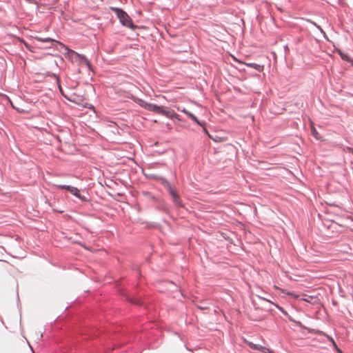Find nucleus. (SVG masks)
<instances>
[{"instance_id": "4468645a", "label": "nucleus", "mask_w": 353, "mask_h": 353, "mask_svg": "<svg viewBox=\"0 0 353 353\" xmlns=\"http://www.w3.org/2000/svg\"><path fill=\"white\" fill-rule=\"evenodd\" d=\"M341 58L343 59V60H346L349 62H352V60H351L347 55H345V54H341Z\"/></svg>"}, {"instance_id": "9b49d317", "label": "nucleus", "mask_w": 353, "mask_h": 353, "mask_svg": "<svg viewBox=\"0 0 353 353\" xmlns=\"http://www.w3.org/2000/svg\"><path fill=\"white\" fill-rule=\"evenodd\" d=\"M54 186L59 189H65L68 191L69 190V188H71V187H72L70 185H54Z\"/></svg>"}, {"instance_id": "39448f33", "label": "nucleus", "mask_w": 353, "mask_h": 353, "mask_svg": "<svg viewBox=\"0 0 353 353\" xmlns=\"http://www.w3.org/2000/svg\"><path fill=\"white\" fill-rule=\"evenodd\" d=\"M163 114L172 119H176L178 121H181L180 117L179 114L174 112L168 111V110H164L163 112Z\"/></svg>"}, {"instance_id": "9d476101", "label": "nucleus", "mask_w": 353, "mask_h": 353, "mask_svg": "<svg viewBox=\"0 0 353 353\" xmlns=\"http://www.w3.org/2000/svg\"><path fill=\"white\" fill-rule=\"evenodd\" d=\"M327 338L328 339V340L332 343L333 346L334 347V348L336 350L337 352L339 353H342V352L341 351L340 349L338 348L337 345H336L334 339L331 337V336H327Z\"/></svg>"}, {"instance_id": "423d86ee", "label": "nucleus", "mask_w": 353, "mask_h": 353, "mask_svg": "<svg viewBox=\"0 0 353 353\" xmlns=\"http://www.w3.org/2000/svg\"><path fill=\"white\" fill-rule=\"evenodd\" d=\"M250 347L254 350H261L262 352H263L265 353H271V351L269 349H267L260 345H256L252 343H250Z\"/></svg>"}, {"instance_id": "f8f14e48", "label": "nucleus", "mask_w": 353, "mask_h": 353, "mask_svg": "<svg viewBox=\"0 0 353 353\" xmlns=\"http://www.w3.org/2000/svg\"><path fill=\"white\" fill-rule=\"evenodd\" d=\"M54 186L59 189H65L68 191L69 190V188H71V187H72L70 185H54Z\"/></svg>"}, {"instance_id": "dca6fc26", "label": "nucleus", "mask_w": 353, "mask_h": 353, "mask_svg": "<svg viewBox=\"0 0 353 353\" xmlns=\"http://www.w3.org/2000/svg\"><path fill=\"white\" fill-rule=\"evenodd\" d=\"M351 63H352V65H353V60L352 61V62H351Z\"/></svg>"}, {"instance_id": "0eeeda50", "label": "nucleus", "mask_w": 353, "mask_h": 353, "mask_svg": "<svg viewBox=\"0 0 353 353\" xmlns=\"http://www.w3.org/2000/svg\"><path fill=\"white\" fill-rule=\"evenodd\" d=\"M68 191L72 194H73L75 196L79 198L80 199L84 200V197L83 196H81V195L79 194V190L77 188L72 186L71 188H69Z\"/></svg>"}, {"instance_id": "20e7f679", "label": "nucleus", "mask_w": 353, "mask_h": 353, "mask_svg": "<svg viewBox=\"0 0 353 353\" xmlns=\"http://www.w3.org/2000/svg\"><path fill=\"white\" fill-rule=\"evenodd\" d=\"M177 110L185 113L186 115H188L192 120H193L198 125H199L201 126H203L204 123L202 122H200L194 115H193L191 112H190L189 111L185 110V108H181L180 107H178Z\"/></svg>"}, {"instance_id": "6e6552de", "label": "nucleus", "mask_w": 353, "mask_h": 353, "mask_svg": "<svg viewBox=\"0 0 353 353\" xmlns=\"http://www.w3.org/2000/svg\"><path fill=\"white\" fill-rule=\"evenodd\" d=\"M170 194L172 195V199H173V201L177 204V205H180V202H179V196L178 195L176 194V193L172 190V189H170Z\"/></svg>"}, {"instance_id": "f257e3e1", "label": "nucleus", "mask_w": 353, "mask_h": 353, "mask_svg": "<svg viewBox=\"0 0 353 353\" xmlns=\"http://www.w3.org/2000/svg\"><path fill=\"white\" fill-rule=\"evenodd\" d=\"M68 50V56L69 59L72 60V61L78 63L80 65H86L89 69H90L91 65L88 60V59L82 54H80L72 50L67 49Z\"/></svg>"}, {"instance_id": "f03ea898", "label": "nucleus", "mask_w": 353, "mask_h": 353, "mask_svg": "<svg viewBox=\"0 0 353 353\" xmlns=\"http://www.w3.org/2000/svg\"><path fill=\"white\" fill-rule=\"evenodd\" d=\"M112 10L115 12L117 17L119 19V21L123 26H125L131 29L134 28L131 19L125 12L118 8H114Z\"/></svg>"}, {"instance_id": "ddd939ff", "label": "nucleus", "mask_w": 353, "mask_h": 353, "mask_svg": "<svg viewBox=\"0 0 353 353\" xmlns=\"http://www.w3.org/2000/svg\"><path fill=\"white\" fill-rule=\"evenodd\" d=\"M37 39L42 42H54V41H55L54 40L51 39L50 38H43H43H37Z\"/></svg>"}, {"instance_id": "2eb2a0df", "label": "nucleus", "mask_w": 353, "mask_h": 353, "mask_svg": "<svg viewBox=\"0 0 353 353\" xmlns=\"http://www.w3.org/2000/svg\"><path fill=\"white\" fill-rule=\"evenodd\" d=\"M313 24L317 27L318 29H319L321 30V32L324 33V32L323 31V30L321 29V28L319 26H317L315 23H313Z\"/></svg>"}, {"instance_id": "7ed1b4c3", "label": "nucleus", "mask_w": 353, "mask_h": 353, "mask_svg": "<svg viewBox=\"0 0 353 353\" xmlns=\"http://www.w3.org/2000/svg\"><path fill=\"white\" fill-rule=\"evenodd\" d=\"M140 105H141V106L143 107L145 109L152 111V112L163 114V112L164 111V110H163V108L161 107L157 106L155 104L148 103L143 101H141Z\"/></svg>"}, {"instance_id": "1a4fd4ad", "label": "nucleus", "mask_w": 353, "mask_h": 353, "mask_svg": "<svg viewBox=\"0 0 353 353\" xmlns=\"http://www.w3.org/2000/svg\"><path fill=\"white\" fill-rule=\"evenodd\" d=\"M311 132H312V134L317 139V140H320L321 139V137L319 134V132L316 131V130L315 129V128L312 125V128H311Z\"/></svg>"}]
</instances>
